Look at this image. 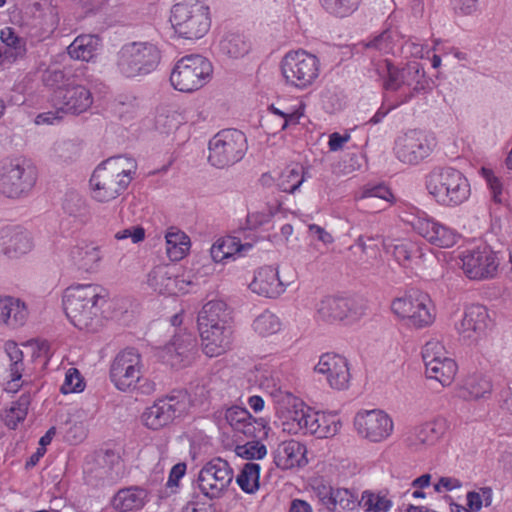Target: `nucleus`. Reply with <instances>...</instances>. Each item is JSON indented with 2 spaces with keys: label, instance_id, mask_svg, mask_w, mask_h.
Wrapping results in <instances>:
<instances>
[{
  "label": "nucleus",
  "instance_id": "f257e3e1",
  "mask_svg": "<svg viewBox=\"0 0 512 512\" xmlns=\"http://www.w3.org/2000/svg\"><path fill=\"white\" fill-rule=\"evenodd\" d=\"M107 299V290L99 284H74L64 291L63 307L76 328L93 333L103 325L102 308Z\"/></svg>",
  "mask_w": 512,
  "mask_h": 512
},
{
  "label": "nucleus",
  "instance_id": "f03ea898",
  "mask_svg": "<svg viewBox=\"0 0 512 512\" xmlns=\"http://www.w3.org/2000/svg\"><path fill=\"white\" fill-rule=\"evenodd\" d=\"M137 169L131 157L117 156L105 160L92 174V197L106 203L118 198L128 187Z\"/></svg>",
  "mask_w": 512,
  "mask_h": 512
},
{
  "label": "nucleus",
  "instance_id": "7ed1b4c3",
  "mask_svg": "<svg viewBox=\"0 0 512 512\" xmlns=\"http://www.w3.org/2000/svg\"><path fill=\"white\" fill-rule=\"evenodd\" d=\"M170 22L180 37L200 39L210 28L209 8L200 0H177L171 9Z\"/></svg>",
  "mask_w": 512,
  "mask_h": 512
},
{
  "label": "nucleus",
  "instance_id": "20e7f679",
  "mask_svg": "<svg viewBox=\"0 0 512 512\" xmlns=\"http://www.w3.org/2000/svg\"><path fill=\"white\" fill-rule=\"evenodd\" d=\"M160 60L157 47L148 42L125 44L116 54L115 68L123 77H140L156 69Z\"/></svg>",
  "mask_w": 512,
  "mask_h": 512
},
{
  "label": "nucleus",
  "instance_id": "39448f33",
  "mask_svg": "<svg viewBox=\"0 0 512 512\" xmlns=\"http://www.w3.org/2000/svg\"><path fill=\"white\" fill-rule=\"evenodd\" d=\"M427 189L438 203L456 206L470 196V185L464 175L453 168H444L430 173Z\"/></svg>",
  "mask_w": 512,
  "mask_h": 512
},
{
  "label": "nucleus",
  "instance_id": "423d86ee",
  "mask_svg": "<svg viewBox=\"0 0 512 512\" xmlns=\"http://www.w3.org/2000/svg\"><path fill=\"white\" fill-rule=\"evenodd\" d=\"M37 180V169L33 163L18 157L4 160L0 166V193L8 198L27 195Z\"/></svg>",
  "mask_w": 512,
  "mask_h": 512
},
{
  "label": "nucleus",
  "instance_id": "0eeeda50",
  "mask_svg": "<svg viewBox=\"0 0 512 512\" xmlns=\"http://www.w3.org/2000/svg\"><path fill=\"white\" fill-rule=\"evenodd\" d=\"M213 73L211 62L198 54L187 55L179 59L171 74V85L178 91L190 93L206 85Z\"/></svg>",
  "mask_w": 512,
  "mask_h": 512
},
{
  "label": "nucleus",
  "instance_id": "6e6552de",
  "mask_svg": "<svg viewBox=\"0 0 512 512\" xmlns=\"http://www.w3.org/2000/svg\"><path fill=\"white\" fill-rule=\"evenodd\" d=\"M285 83L303 90L314 84L320 73L319 59L305 50L287 52L280 63Z\"/></svg>",
  "mask_w": 512,
  "mask_h": 512
},
{
  "label": "nucleus",
  "instance_id": "1a4fd4ad",
  "mask_svg": "<svg viewBox=\"0 0 512 512\" xmlns=\"http://www.w3.org/2000/svg\"><path fill=\"white\" fill-rule=\"evenodd\" d=\"M246 150L244 133L236 129L222 130L209 141L208 160L217 168L228 167L240 161Z\"/></svg>",
  "mask_w": 512,
  "mask_h": 512
},
{
  "label": "nucleus",
  "instance_id": "9d476101",
  "mask_svg": "<svg viewBox=\"0 0 512 512\" xmlns=\"http://www.w3.org/2000/svg\"><path fill=\"white\" fill-rule=\"evenodd\" d=\"M392 312L406 320L408 325L424 328L435 320L434 307L430 297L422 292H413L396 298L391 303Z\"/></svg>",
  "mask_w": 512,
  "mask_h": 512
},
{
  "label": "nucleus",
  "instance_id": "9b49d317",
  "mask_svg": "<svg viewBox=\"0 0 512 512\" xmlns=\"http://www.w3.org/2000/svg\"><path fill=\"white\" fill-rule=\"evenodd\" d=\"M354 430L363 440L381 443L393 434L394 422L382 409H361L354 415Z\"/></svg>",
  "mask_w": 512,
  "mask_h": 512
},
{
  "label": "nucleus",
  "instance_id": "f8f14e48",
  "mask_svg": "<svg viewBox=\"0 0 512 512\" xmlns=\"http://www.w3.org/2000/svg\"><path fill=\"white\" fill-rule=\"evenodd\" d=\"M233 470L226 460L214 458L199 471L197 485L209 499H218L228 490L233 480Z\"/></svg>",
  "mask_w": 512,
  "mask_h": 512
},
{
  "label": "nucleus",
  "instance_id": "ddd939ff",
  "mask_svg": "<svg viewBox=\"0 0 512 512\" xmlns=\"http://www.w3.org/2000/svg\"><path fill=\"white\" fill-rule=\"evenodd\" d=\"M489 315L482 305H470L464 312L455 315L454 330L458 341L466 348H472L488 326Z\"/></svg>",
  "mask_w": 512,
  "mask_h": 512
},
{
  "label": "nucleus",
  "instance_id": "4468645a",
  "mask_svg": "<svg viewBox=\"0 0 512 512\" xmlns=\"http://www.w3.org/2000/svg\"><path fill=\"white\" fill-rule=\"evenodd\" d=\"M188 409V397L185 392H178L159 399L143 413V422L150 429L158 430L182 416Z\"/></svg>",
  "mask_w": 512,
  "mask_h": 512
},
{
  "label": "nucleus",
  "instance_id": "2eb2a0df",
  "mask_svg": "<svg viewBox=\"0 0 512 512\" xmlns=\"http://www.w3.org/2000/svg\"><path fill=\"white\" fill-rule=\"evenodd\" d=\"M457 265L469 279L485 280L494 277L499 262L491 249L483 247L461 252Z\"/></svg>",
  "mask_w": 512,
  "mask_h": 512
},
{
  "label": "nucleus",
  "instance_id": "dca6fc26",
  "mask_svg": "<svg viewBox=\"0 0 512 512\" xmlns=\"http://www.w3.org/2000/svg\"><path fill=\"white\" fill-rule=\"evenodd\" d=\"M433 145L427 136L418 130H410L395 141L394 152L404 164H417L432 151Z\"/></svg>",
  "mask_w": 512,
  "mask_h": 512
},
{
  "label": "nucleus",
  "instance_id": "f3484780",
  "mask_svg": "<svg viewBox=\"0 0 512 512\" xmlns=\"http://www.w3.org/2000/svg\"><path fill=\"white\" fill-rule=\"evenodd\" d=\"M53 99L66 114L79 115L86 112L93 104L91 91L84 85L69 81L64 88L54 91Z\"/></svg>",
  "mask_w": 512,
  "mask_h": 512
},
{
  "label": "nucleus",
  "instance_id": "a211bd4d",
  "mask_svg": "<svg viewBox=\"0 0 512 512\" xmlns=\"http://www.w3.org/2000/svg\"><path fill=\"white\" fill-rule=\"evenodd\" d=\"M140 369V354H118L111 365V381L117 389L128 391L141 382Z\"/></svg>",
  "mask_w": 512,
  "mask_h": 512
},
{
  "label": "nucleus",
  "instance_id": "6ab92c4d",
  "mask_svg": "<svg viewBox=\"0 0 512 512\" xmlns=\"http://www.w3.org/2000/svg\"><path fill=\"white\" fill-rule=\"evenodd\" d=\"M305 107V103L299 98H287L271 104L268 111L273 117H278L279 122L270 125L273 119H269L267 121L268 132L276 134L287 129L290 125H297L304 116Z\"/></svg>",
  "mask_w": 512,
  "mask_h": 512
},
{
  "label": "nucleus",
  "instance_id": "aec40b11",
  "mask_svg": "<svg viewBox=\"0 0 512 512\" xmlns=\"http://www.w3.org/2000/svg\"><path fill=\"white\" fill-rule=\"evenodd\" d=\"M354 201L360 211L379 213L393 206L396 198L391 189L384 184H367L360 189Z\"/></svg>",
  "mask_w": 512,
  "mask_h": 512
},
{
  "label": "nucleus",
  "instance_id": "412c9836",
  "mask_svg": "<svg viewBox=\"0 0 512 512\" xmlns=\"http://www.w3.org/2000/svg\"><path fill=\"white\" fill-rule=\"evenodd\" d=\"M447 421L436 418L416 426L405 437L406 447L413 452H420L435 445L445 434Z\"/></svg>",
  "mask_w": 512,
  "mask_h": 512
},
{
  "label": "nucleus",
  "instance_id": "4be33fe9",
  "mask_svg": "<svg viewBox=\"0 0 512 512\" xmlns=\"http://www.w3.org/2000/svg\"><path fill=\"white\" fill-rule=\"evenodd\" d=\"M413 226L419 235L440 248H450L460 238L454 229L430 218L419 217Z\"/></svg>",
  "mask_w": 512,
  "mask_h": 512
},
{
  "label": "nucleus",
  "instance_id": "5701e85b",
  "mask_svg": "<svg viewBox=\"0 0 512 512\" xmlns=\"http://www.w3.org/2000/svg\"><path fill=\"white\" fill-rule=\"evenodd\" d=\"M192 283L185 275L175 276L172 267L168 265L157 266L148 275V285L160 294L184 293L187 291L186 286Z\"/></svg>",
  "mask_w": 512,
  "mask_h": 512
},
{
  "label": "nucleus",
  "instance_id": "b1692460",
  "mask_svg": "<svg viewBox=\"0 0 512 512\" xmlns=\"http://www.w3.org/2000/svg\"><path fill=\"white\" fill-rule=\"evenodd\" d=\"M315 371L329 374V383L336 389L348 388L350 372L347 360L341 354H322Z\"/></svg>",
  "mask_w": 512,
  "mask_h": 512
},
{
  "label": "nucleus",
  "instance_id": "393cba45",
  "mask_svg": "<svg viewBox=\"0 0 512 512\" xmlns=\"http://www.w3.org/2000/svg\"><path fill=\"white\" fill-rule=\"evenodd\" d=\"M68 259L78 269L95 272L103 259L101 247L87 240L78 241L68 250Z\"/></svg>",
  "mask_w": 512,
  "mask_h": 512
},
{
  "label": "nucleus",
  "instance_id": "a878e982",
  "mask_svg": "<svg viewBox=\"0 0 512 512\" xmlns=\"http://www.w3.org/2000/svg\"><path fill=\"white\" fill-rule=\"evenodd\" d=\"M249 288L253 293L267 298H277L286 289V285L279 278L278 270L272 266L259 268L254 275Z\"/></svg>",
  "mask_w": 512,
  "mask_h": 512
},
{
  "label": "nucleus",
  "instance_id": "bb28decb",
  "mask_svg": "<svg viewBox=\"0 0 512 512\" xmlns=\"http://www.w3.org/2000/svg\"><path fill=\"white\" fill-rule=\"evenodd\" d=\"M422 357L427 378L434 379L443 386L451 384L458 369L454 359L446 354H422Z\"/></svg>",
  "mask_w": 512,
  "mask_h": 512
},
{
  "label": "nucleus",
  "instance_id": "cd10ccee",
  "mask_svg": "<svg viewBox=\"0 0 512 512\" xmlns=\"http://www.w3.org/2000/svg\"><path fill=\"white\" fill-rule=\"evenodd\" d=\"M28 318L26 304L12 296L0 297V324L9 329L22 327Z\"/></svg>",
  "mask_w": 512,
  "mask_h": 512
},
{
  "label": "nucleus",
  "instance_id": "c85d7f7f",
  "mask_svg": "<svg viewBox=\"0 0 512 512\" xmlns=\"http://www.w3.org/2000/svg\"><path fill=\"white\" fill-rule=\"evenodd\" d=\"M349 311V299L338 296H326L316 305L317 319L329 324L344 320Z\"/></svg>",
  "mask_w": 512,
  "mask_h": 512
},
{
  "label": "nucleus",
  "instance_id": "c756f323",
  "mask_svg": "<svg viewBox=\"0 0 512 512\" xmlns=\"http://www.w3.org/2000/svg\"><path fill=\"white\" fill-rule=\"evenodd\" d=\"M306 448L296 440H289L280 443L274 453V461L281 469H291L304 465Z\"/></svg>",
  "mask_w": 512,
  "mask_h": 512
},
{
  "label": "nucleus",
  "instance_id": "7c9ffc66",
  "mask_svg": "<svg viewBox=\"0 0 512 512\" xmlns=\"http://www.w3.org/2000/svg\"><path fill=\"white\" fill-rule=\"evenodd\" d=\"M202 345L210 350L225 348L231 339V326L230 324L218 325L212 324H197Z\"/></svg>",
  "mask_w": 512,
  "mask_h": 512
},
{
  "label": "nucleus",
  "instance_id": "2f4dec72",
  "mask_svg": "<svg viewBox=\"0 0 512 512\" xmlns=\"http://www.w3.org/2000/svg\"><path fill=\"white\" fill-rule=\"evenodd\" d=\"M490 379L482 375H472L457 388V397L464 401L487 399L492 392Z\"/></svg>",
  "mask_w": 512,
  "mask_h": 512
},
{
  "label": "nucleus",
  "instance_id": "473e14b6",
  "mask_svg": "<svg viewBox=\"0 0 512 512\" xmlns=\"http://www.w3.org/2000/svg\"><path fill=\"white\" fill-rule=\"evenodd\" d=\"M308 420L304 423V431L317 436L328 438L334 436L338 431V423L333 415L308 411Z\"/></svg>",
  "mask_w": 512,
  "mask_h": 512
},
{
  "label": "nucleus",
  "instance_id": "72a5a7b5",
  "mask_svg": "<svg viewBox=\"0 0 512 512\" xmlns=\"http://www.w3.org/2000/svg\"><path fill=\"white\" fill-rule=\"evenodd\" d=\"M281 402L283 404L282 408L285 409V411H281V413L287 419L285 424H289V421H291L292 424L295 425V427L289 428L288 430L294 433L298 430L304 431L305 420H308V411L312 409L305 406L301 400L289 393L282 396Z\"/></svg>",
  "mask_w": 512,
  "mask_h": 512
},
{
  "label": "nucleus",
  "instance_id": "f704fd0d",
  "mask_svg": "<svg viewBox=\"0 0 512 512\" xmlns=\"http://www.w3.org/2000/svg\"><path fill=\"white\" fill-rule=\"evenodd\" d=\"M147 500V492L138 487L119 490L113 498V507L121 512H130L143 508Z\"/></svg>",
  "mask_w": 512,
  "mask_h": 512
},
{
  "label": "nucleus",
  "instance_id": "c9c22d12",
  "mask_svg": "<svg viewBox=\"0 0 512 512\" xmlns=\"http://www.w3.org/2000/svg\"><path fill=\"white\" fill-rule=\"evenodd\" d=\"M251 248V243L241 244L238 238L228 236L218 239L212 245L210 254L215 262H223L235 254H244Z\"/></svg>",
  "mask_w": 512,
  "mask_h": 512
},
{
  "label": "nucleus",
  "instance_id": "e433bc0d",
  "mask_svg": "<svg viewBox=\"0 0 512 512\" xmlns=\"http://www.w3.org/2000/svg\"><path fill=\"white\" fill-rule=\"evenodd\" d=\"M230 311L227 304L222 300L207 302L198 313L197 324L218 325L230 324Z\"/></svg>",
  "mask_w": 512,
  "mask_h": 512
},
{
  "label": "nucleus",
  "instance_id": "4c0bfd02",
  "mask_svg": "<svg viewBox=\"0 0 512 512\" xmlns=\"http://www.w3.org/2000/svg\"><path fill=\"white\" fill-rule=\"evenodd\" d=\"M166 253L172 261L183 259L190 250V238L177 228L171 227L165 235Z\"/></svg>",
  "mask_w": 512,
  "mask_h": 512
},
{
  "label": "nucleus",
  "instance_id": "58836bf2",
  "mask_svg": "<svg viewBox=\"0 0 512 512\" xmlns=\"http://www.w3.org/2000/svg\"><path fill=\"white\" fill-rule=\"evenodd\" d=\"M100 45L98 37L93 35L78 36L67 48L69 56L76 60H91Z\"/></svg>",
  "mask_w": 512,
  "mask_h": 512
},
{
  "label": "nucleus",
  "instance_id": "ea45409f",
  "mask_svg": "<svg viewBox=\"0 0 512 512\" xmlns=\"http://www.w3.org/2000/svg\"><path fill=\"white\" fill-rule=\"evenodd\" d=\"M225 419L236 432L246 437L255 436L256 428L252 422V416L246 409L238 406L231 407L226 410Z\"/></svg>",
  "mask_w": 512,
  "mask_h": 512
},
{
  "label": "nucleus",
  "instance_id": "a19ab883",
  "mask_svg": "<svg viewBox=\"0 0 512 512\" xmlns=\"http://www.w3.org/2000/svg\"><path fill=\"white\" fill-rule=\"evenodd\" d=\"M8 239L4 241V253L10 258H17L28 253L33 242L28 232L23 230H13L7 235Z\"/></svg>",
  "mask_w": 512,
  "mask_h": 512
},
{
  "label": "nucleus",
  "instance_id": "79ce46f5",
  "mask_svg": "<svg viewBox=\"0 0 512 512\" xmlns=\"http://www.w3.org/2000/svg\"><path fill=\"white\" fill-rule=\"evenodd\" d=\"M78 155V147L69 140H57L47 149L48 158L56 163H68Z\"/></svg>",
  "mask_w": 512,
  "mask_h": 512
},
{
  "label": "nucleus",
  "instance_id": "37998d69",
  "mask_svg": "<svg viewBox=\"0 0 512 512\" xmlns=\"http://www.w3.org/2000/svg\"><path fill=\"white\" fill-rule=\"evenodd\" d=\"M304 181L303 167L294 164L286 167L277 178V186L283 192L293 193Z\"/></svg>",
  "mask_w": 512,
  "mask_h": 512
},
{
  "label": "nucleus",
  "instance_id": "c03bdc74",
  "mask_svg": "<svg viewBox=\"0 0 512 512\" xmlns=\"http://www.w3.org/2000/svg\"><path fill=\"white\" fill-rule=\"evenodd\" d=\"M220 50L231 58L245 56L250 50V44L239 34H228L220 41Z\"/></svg>",
  "mask_w": 512,
  "mask_h": 512
},
{
  "label": "nucleus",
  "instance_id": "a18cd8bd",
  "mask_svg": "<svg viewBox=\"0 0 512 512\" xmlns=\"http://www.w3.org/2000/svg\"><path fill=\"white\" fill-rule=\"evenodd\" d=\"M388 80L385 82L387 89L396 90L400 86V82H404L406 76H424V71L418 63H412L402 72L392 66L390 62H386Z\"/></svg>",
  "mask_w": 512,
  "mask_h": 512
},
{
  "label": "nucleus",
  "instance_id": "49530a36",
  "mask_svg": "<svg viewBox=\"0 0 512 512\" xmlns=\"http://www.w3.org/2000/svg\"><path fill=\"white\" fill-rule=\"evenodd\" d=\"M30 403L31 396L29 394H22L19 399L5 411L3 419L10 429H15L18 423L25 419Z\"/></svg>",
  "mask_w": 512,
  "mask_h": 512
},
{
  "label": "nucleus",
  "instance_id": "de8ad7c7",
  "mask_svg": "<svg viewBox=\"0 0 512 512\" xmlns=\"http://www.w3.org/2000/svg\"><path fill=\"white\" fill-rule=\"evenodd\" d=\"M182 116L172 108H161L158 110L155 125L162 133H171L178 129L182 123Z\"/></svg>",
  "mask_w": 512,
  "mask_h": 512
},
{
  "label": "nucleus",
  "instance_id": "09e8293b",
  "mask_svg": "<svg viewBox=\"0 0 512 512\" xmlns=\"http://www.w3.org/2000/svg\"><path fill=\"white\" fill-rule=\"evenodd\" d=\"M260 466L256 463L244 465L241 473L237 476L236 482L241 489L247 493L255 492L259 487Z\"/></svg>",
  "mask_w": 512,
  "mask_h": 512
},
{
  "label": "nucleus",
  "instance_id": "8fccbe9b",
  "mask_svg": "<svg viewBox=\"0 0 512 512\" xmlns=\"http://www.w3.org/2000/svg\"><path fill=\"white\" fill-rule=\"evenodd\" d=\"M253 329L258 335L265 337L280 331L281 321L275 314L265 311L254 320Z\"/></svg>",
  "mask_w": 512,
  "mask_h": 512
},
{
  "label": "nucleus",
  "instance_id": "3c124183",
  "mask_svg": "<svg viewBox=\"0 0 512 512\" xmlns=\"http://www.w3.org/2000/svg\"><path fill=\"white\" fill-rule=\"evenodd\" d=\"M358 505L366 512H388L392 506V502L384 496L365 491Z\"/></svg>",
  "mask_w": 512,
  "mask_h": 512
},
{
  "label": "nucleus",
  "instance_id": "603ef678",
  "mask_svg": "<svg viewBox=\"0 0 512 512\" xmlns=\"http://www.w3.org/2000/svg\"><path fill=\"white\" fill-rule=\"evenodd\" d=\"M19 347H21L25 350L33 351V352L48 351L51 348L50 344L47 340L39 338V337H35V338H30L28 340L21 341L19 343L14 340H7L4 343L3 349L5 352H12L14 350H18V352H22L21 350H19Z\"/></svg>",
  "mask_w": 512,
  "mask_h": 512
},
{
  "label": "nucleus",
  "instance_id": "864d4df0",
  "mask_svg": "<svg viewBox=\"0 0 512 512\" xmlns=\"http://www.w3.org/2000/svg\"><path fill=\"white\" fill-rule=\"evenodd\" d=\"M72 76H67L65 72L58 68L49 67L42 75V81L45 86L53 88L54 91L64 88L69 81H73Z\"/></svg>",
  "mask_w": 512,
  "mask_h": 512
},
{
  "label": "nucleus",
  "instance_id": "5fc2aeb1",
  "mask_svg": "<svg viewBox=\"0 0 512 512\" xmlns=\"http://www.w3.org/2000/svg\"><path fill=\"white\" fill-rule=\"evenodd\" d=\"M482 174L485 178L494 203L500 205H508V200L503 192L502 184L499 179L489 169L482 168Z\"/></svg>",
  "mask_w": 512,
  "mask_h": 512
},
{
  "label": "nucleus",
  "instance_id": "6e6d98bb",
  "mask_svg": "<svg viewBox=\"0 0 512 512\" xmlns=\"http://www.w3.org/2000/svg\"><path fill=\"white\" fill-rule=\"evenodd\" d=\"M276 211L275 207L266 205L258 210L249 212L247 215V225L251 229L261 227L271 221Z\"/></svg>",
  "mask_w": 512,
  "mask_h": 512
},
{
  "label": "nucleus",
  "instance_id": "4d7b16f0",
  "mask_svg": "<svg viewBox=\"0 0 512 512\" xmlns=\"http://www.w3.org/2000/svg\"><path fill=\"white\" fill-rule=\"evenodd\" d=\"M195 344L196 341L194 336L186 330H181L171 338L169 343L166 345V349L168 351H191L195 348Z\"/></svg>",
  "mask_w": 512,
  "mask_h": 512
},
{
  "label": "nucleus",
  "instance_id": "13d9d810",
  "mask_svg": "<svg viewBox=\"0 0 512 512\" xmlns=\"http://www.w3.org/2000/svg\"><path fill=\"white\" fill-rule=\"evenodd\" d=\"M84 389V382L76 368H70L66 372L64 383L60 390L63 394L81 392Z\"/></svg>",
  "mask_w": 512,
  "mask_h": 512
},
{
  "label": "nucleus",
  "instance_id": "bf43d9fd",
  "mask_svg": "<svg viewBox=\"0 0 512 512\" xmlns=\"http://www.w3.org/2000/svg\"><path fill=\"white\" fill-rule=\"evenodd\" d=\"M236 452L239 456L246 459H261L266 455L267 450L264 444L258 441H251L237 446Z\"/></svg>",
  "mask_w": 512,
  "mask_h": 512
},
{
  "label": "nucleus",
  "instance_id": "052dcab7",
  "mask_svg": "<svg viewBox=\"0 0 512 512\" xmlns=\"http://www.w3.org/2000/svg\"><path fill=\"white\" fill-rule=\"evenodd\" d=\"M383 247L387 253H391L395 260L404 265L410 260L411 253L409 247L405 243H393L392 241H383Z\"/></svg>",
  "mask_w": 512,
  "mask_h": 512
},
{
  "label": "nucleus",
  "instance_id": "680f3d73",
  "mask_svg": "<svg viewBox=\"0 0 512 512\" xmlns=\"http://www.w3.org/2000/svg\"><path fill=\"white\" fill-rule=\"evenodd\" d=\"M63 209L71 216H81L85 212V201L80 195L71 193L65 197Z\"/></svg>",
  "mask_w": 512,
  "mask_h": 512
},
{
  "label": "nucleus",
  "instance_id": "e2e57ef3",
  "mask_svg": "<svg viewBox=\"0 0 512 512\" xmlns=\"http://www.w3.org/2000/svg\"><path fill=\"white\" fill-rule=\"evenodd\" d=\"M324 8L340 17L349 15L350 0H322Z\"/></svg>",
  "mask_w": 512,
  "mask_h": 512
},
{
  "label": "nucleus",
  "instance_id": "0e129e2a",
  "mask_svg": "<svg viewBox=\"0 0 512 512\" xmlns=\"http://www.w3.org/2000/svg\"><path fill=\"white\" fill-rule=\"evenodd\" d=\"M351 139L349 130L343 133L333 132L329 135L328 147L331 152H338L344 149Z\"/></svg>",
  "mask_w": 512,
  "mask_h": 512
},
{
  "label": "nucleus",
  "instance_id": "69168bd1",
  "mask_svg": "<svg viewBox=\"0 0 512 512\" xmlns=\"http://www.w3.org/2000/svg\"><path fill=\"white\" fill-rule=\"evenodd\" d=\"M64 110H62V107L58 105V108L54 111H48L38 114L35 117V124L37 125H53L63 119Z\"/></svg>",
  "mask_w": 512,
  "mask_h": 512
},
{
  "label": "nucleus",
  "instance_id": "338daca9",
  "mask_svg": "<svg viewBox=\"0 0 512 512\" xmlns=\"http://www.w3.org/2000/svg\"><path fill=\"white\" fill-rule=\"evenodd\" d=\"M97 461L99 464L103 465V468L110 471L120 465L121 458L119 453L113 450H105L97 455Z\"/></svg>",
  "mask_w": 512,
  "mask_h": 512
},
{
  "label": "nucleus",
  "instance_id": "774afa93",
  "mask_svg": "<svg viewBox=\"0 0 512 512\" xmlns=\"http://www.w3.org/2000/svg\"><path fill=\"white\" fill-rule=\"evenodd\" d=\"M352 493L348 489H336L331 491L329 504L346 509L350 506Z\"/></svg>",
  "mask_w": 512,
  "mask_h": 512
}]
</instances>
